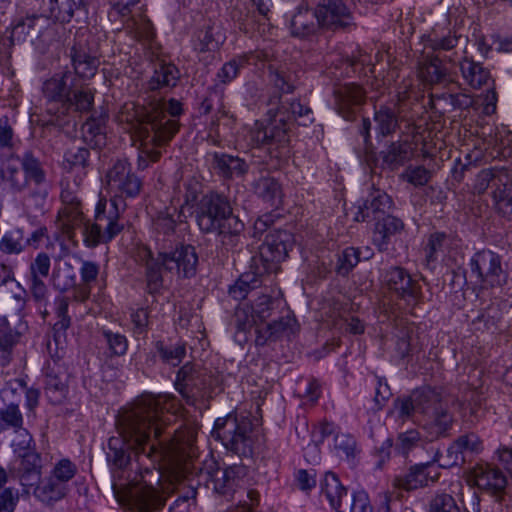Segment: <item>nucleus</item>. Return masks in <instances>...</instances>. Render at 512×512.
Segmentation results:
<instances>
[{
    "mask_svg": "<svg viewBox=\"0 0 512 512\" xmlns=\"http://www.w3.org/2000/svg\"><path fill=\"white\" fill-rule=\"evenodd\" d=\"M196 435L197 430L192 426L177 430L169 443L175 450L171 453V459H161L159 468L141 470L125 489L116 480L121 475L114 471L112 488L118 502L138 512H153L161 509L167 497L176 489H179L181 500L195 499L196 489L193 485L184 486L182 482L192 473L193 461L198 456Z\"/></svg>",
    "mask_w": 512,
    "mask_h": 512,
    "instance_id": "1",
    "label": "nucleus"
},
{
    "mask_svg": "<svg viewBox=\"0 0 512 512\" xmlns=\"http://www.w3.org/2000/svg\"><path fill=\"white\" fill-rule=\"evenodd\" d=\"M178 411L179 406L170 395H145L124 410L119 416L121 438L113 437L108 443V458L113 466L122 470L129 463L123 443L153 464L171 457L174 446L169 443L172 437L162 438L161 435L163 427L171 423L172 416Z\"/></svg>",
    "mask_w": 512,
    "mask_h": 512,
    "instance_id": "2",
    "label": "nucleus"
},
{
    "mask_svg": "<svg viewBox=\"0 0 512 512\" xmlns=\"http://www.w3.org/2000/svg\"><path fill=\"white\" fill-rule=\"evenodd\" d=\"M178 411L179 406L170 395H145L124 410L119 416L121 438L113 437L108 443V458L113 466L122 470L129 463L123 443L153 464L171 457L174 446L169 443L172 437L162 438L161 435L163 427L171 423L172 416Z\"/></svg>",
    "mask_w": 512,
    "mask_h": 512,
    "instance_id": "3",
    "label": "nucleus"
},
{
    "mask_svg": "<svg viewBox=\"0 0 512 512\" xmlns=\"http://www.w3.org/2000/svg\"><path fill=\"white\" fill-rule=\"evenodd\" d=\"M133 114H121V121L131 123L140 141L139 167L145 168L148 161L159 159L161 148L173 137L178 123L171 117L181 113L180 102L171 99L168 102L156 100L148 107H133Z\"/></svg>",
    "mask_w": 512,
    "mask_h": 512,
    "instance_id": "4",
    "label": "nucleus"
},
{
    "mask_svg": "<svg viewBox=\"0 0 512 512\" xmlns=\"http://www.w3.org/2000/svg\"><path fill=\"white\" fill-rule=\"evenodd\" d=\"M293 235L285 230L270 231L259 247V253L252 258L251 272L243 273L230 288L231 296L236 300L244 299L250 289L257 287L258 277L265 273L278 271L279 263L284 260L293 246Z\"/></svg>",
    "mask_w": 512,
    "mask_h": 512,
    "instance_id": "5",
    "label": "nucleus"
},
{
    "mask_svg": "<svg viewBox=\"0 0 512 512\" xmlns=\"http://www.w3.org/2000/svg\"><path fill=\"white\" fill-rule=\"evenodd\" d=\"M120 215L113 209L107 207V201L100 199L95 212L94 223H84L82 213L76 205H68L58 215L57 224L59 229L73 238V230L79 228L88 246H96L99 243L111 240L120 232L122 226L118 224Z\"/></svg>",
    "mask_w": 512,
    "mask_h": 512,
    "instance_id": "6",
    "label": "nucleus"
},
{
    "mask_svg": "<svg viewBox=\"0 0 512 512\" xmlns=\"http://www.w3.org/2000/svg\"><path fill=\"white\" fill-rule=\"evenodd\" d=\"M137 258L145 263L147 287L151 294L163 287L162 272L189 278L195 275L198 257L192 246H181L173 252H159L154 257L152 251L143 246L138 249Z\"/></svg>",
    "mask_w": 512,
    "mask_h": 512,
    "instance_id": "7",
    "label": "nucleus"
},
{
    "mask_svg": "<svg viewBox=\"0 0 512 512\" xmlns=\"http://www.w3.org/2000/svg\"><path fill=\"white\" fill-rule=\"evenodd\" d=\"M199 228L206 233L218 232L225 246H233L243 224L232 213L228 200L217 194L203 197L197 215Z\"/></svg>",
    "mask_w": 512,
    "mask_h": 512,
    "instance_id": "8",
    "label": "nucleus"
},
{
    "mask_svg": "<svg viewBox=\"0 0 512 512\" xmlns=\"http://www.w3.org/2000/svg\"><path fill=\"white\" fill-rule=\"evenodd\" d=\"M105 179L107 188L112 194L111 202L107 203V207L120 215L128 206L126 201L140 194L142 183L124 160L116 161L108 170Z\"/></svg>",
    "mask_w": 512,
    "mask_h": 512,
    "instance_id": "9",
    "label": "nucleus"
},
{
    "mask_svg": "<svg viewBox=\"0 0 512 512\" xmlns=\"http://www.w3.org/2000/svg\"><path fill=\"white\" fill-rule=\"evenodd\" d=\"M252 422L249 417L237 414H228L217 418L212 435L221 440L223 445L238 455L246 456L251 453Z\"/></svg>",
    "mask_w": 512,
    "mask_h": 512,
    "instance_id": "10",
    "label": "nucleus"
},
{
    "mask_svg": "<svg viewBox=\"0 0 512 512\" xmlns=\"http://www.w3.org/2000/svg\"><path fill=\"white\" fill-rule=\"evenodd\" d=\"M439 400V394L432 388L417 389L408 397L398 398L393 404L390 416L397 422L404 423L411 419L422 425L420 417L427 415L430 408Z\"/></svg>",
    "mask_w": 512,
    "mask_h": 512,
    "instance_id": "11",
    "label": "nucleus"
},
{
    "mask_svg": "<svg viewBox=\"0 0 512 512\" xmlns=\"http://www.w3.org/2000/svg\"><path fill=\"white\" fill-rule=\"evenodd\" d=\"M246 475V469L243 466H230L221 468L214 461L206 462L205 469L201 471L200 476L206 481V486L212 488L215 492L228 495L234 487Z\"/></svg>",
    "mask_w": 512,
    "mask_h": 512,
    "instance_id": "12",
    "label": "nucleus"
},
{
    "mask_svg": "<svg viewBox=\"0 0 512 512\" xmlns=\"http://www.w3.org/2000/svg\"><path fill=\"white\" fill-rule=\"evenodd\" d=\"M470 266L480 283L490 287L502 286L506 283L507 275L502 269L501 259L490 250L476 253L471 259Z\"/></svg>",
    "mask_w": 512,
    "mask_h": 512,
    "instance_id": "13",
    "label": "nucleus"
},
{
    "mask_svg": "<svg viewBox=\"0 0 512 512\" xmlns=\"http://www.w3.org/2000/svg\"><path fill=\"white\" fill-rule=\"evenodd\" d=\"M50 268V257L43 252L39 253L29 266V292L40 304H45L48 300L49 289L44 279L49 276Z\"/></svg>",
    "mask_w": 512,
    "mask_h": 512,
    "instance_id": "14",
    "label": "nucleus"
},
{
    "mask_svg": "<svg viewBox=\"0 0 512 512\" xmlns=\"http://www.w3.org/2000/svg\"><path fill=\"white\" fill-rule=\"evenodd\" d=\"M318 24L336 30L350 25L352 16L342 0H323L316 8Z\"/></svg>",
    "mask_w": 512,
    "mask_h": 512,
    "instance_id": "15",
    "label": "nucleus"
},
{
    "mask_svg": "<svg viewBox=\"0 0 512 512\" xmlns=\"http://www.w3.org/2000/svg\"><path fill=\"white\" fill-rule=\"evenodd\" d=\"M467 481L492 494L502 492L507 485V479L503 472L490 465L474 467L468 474Z\"/></svg>",
    "mask_w": 512,
    "mask_h": 512,
    "instance_id": "16",
    "label": "nucleus"
},
{
    "mask_svg": "<svg viewBox=\"0 0 512 512\" xmlns=\"http://www.w3.org/2000/svg\"><path fill=\"white\" fill-rule=\"evenodd\" d=\"M389 288L395 291L407 305L414 306L420 297V287L402 268H392L386 275Z\"/></svg>",
    "mask_w": 512,
    "mask_h": 512,
    "instance_id": "17",
    "label": "nucleus"
},
{
    "mask_svg": "<svg viewBox=\"0 0 512 512\" xmlns=\"http://www.w3.org/2000/svg\"><path fill=\"white\" fill-rule=\"evenodd\" d=\"M249 136L254 145L284 144L288 141L286 124L282 118H275L267 125L256 122Z\"/></svg>",
    "mask_w": 512,
    "mask_h": 512,
    "instance_id": "18",
    "label": "nucleus"
},
{
    "mask_svg": "<svg viewBox=\"0 0 512 512\" xmlns=\"http://www.w3.org/2000/svg\"><path fill=\"white\" fill-rule=\"evenodd\" d=\"M75 84L73 73L56 74L44 82L43 94L48 101L61 103L64 108Z\"/></svg>",
    "mask_w": 512,
    "mask_h": 512,
    "instance_id": "19",
    "label": "nucleus"
},
{
    "mask_svg": "<svg viewBox=\"0 0 512 512\" xmlns=\"http://www.w3.org/2000/svg\"><path fill=\"white\" fill-rule=\"evenodd\" d=\"M336 108L342 117L349 120L363 101L365 92L356 84L339 86L335 92Z\"/></svg>",
    "mask_w": 512,
    "mask_h": 512,
    "instance_id": "20",
    "label": "nucleus"
},
{
    "mask_svg": "<svg viewBox=\"0 0 512 512\" xmlns=\"http://www.w3.org/2000/svg\"><path fill=\"white\" fill-rule=\"evenodd\" d=\"M439 475V468L433 462L418 464L404 478L398 479L397 485L406 490H414L437 481Z\"/></svg>",
    "mask_w": 512,
    "mask_h": 512,
    "instance_id": "21",
    "label": "nucleus"
},
{
    "mask_svg": "<svg viewBox=\"0 0 512 512\" xmlns=\"http://www.w3.org/2000/svg\"><path fill=\"white\" fill-rule=\"evenodd\" d=\"M299 327L295 318L286 316L273 323H261L257 328L256 342L260 345L269 340H276L283 337L289 338L298 331Z\"/></svg>",
    "mask_w": 512,
    "mask_h": 512,
    "instance_id": "22",
    "label": "nucleus"
},
{
    "mask_svg": "<svg viewBox=\"0 0 512 512\" xmlns=\"http://www.w3.org/2000/svg\"><path fill=\"white\" fill-rule=\"evenodd\" d=\"M428 420L422 422V427L427 431L426 440L433 441L442 436L452 424V416L448 413L447 409L443 407L441 398L438 402L430 408Z\"/></svg>",
    "mask_w": 512,
    "mask_h": 512,
    "instance_id": "23",
    "label": "nucleus"
},
{
    "mask_svg": "<svg viewBox=\"0 0 512 512\" xmlns=\"http://www.w3.org/2000/svg\"><path fill=\"white\" fill-rule=\"evenodd\" d=\"M267 58L268 54L262 51L244 54L225 63L221 70L218 72L217 77L220 82L224 84L228 83L237 77L240 68H242L245 64L253 63L256 65L257 61Z\"/></svg>",
    "mask_w": 512,
    "mask_h": 512,
    "instance_id": "24",
    "label": "nucleus"
},
{
    "mask_svg": "<svg viewBox=\"0 0 512 512\" xmlns=\"http://www.w3.org/2000/svg\"><path fill=\"white\" fill-rule=\"evenodd\" d=\"M68 492V486L60 483L52 476H48L41 480L34 490V496L45 504H53L63 499Z\"/></svg>",
    "mask_w": 512,
    "mask_h": 512,
    "instance_id": "25",
    "label": "nucleus"
},
{
    "mask_svg": "<svg viewBox=\"0 0 512 512\" xmlns=\"http://www.w3.org/2000/svg\"><path fill=\"white\" fill-rule=\"evenodd\" d=\"M321 492L325 495L332 508L338 512H345L342 499L347 496V489L342 485L334 473H326L321 482Z\"/></svg>",
    "mask_w": 512,
    "mask_h": 512,
    "instance_id": "26",
    "label": "nucleus"
},
{
    "mask_svg": "<svg viewBox=\"0 0 512 512\" xmlns=\"http://www.w3.org/2000/svg\"><path fill=\"white\" fill-rule=\"evenodd\" d=\"M403 229V223L393 217L387 216L378 221L375 227L373 242L380 250H386L392 236L396 235Z\"/></svg>",
    "mask_w": 512,
    "mask_h": 512,
    "instance_id": "27",
    "label": "nucleus"
},
{
    "mask_svg": "<svg viewBox=\"0 0 512 512\" xmlns=\"http://www.w3.org/2000/svg\"><path fill=\"white\" fill-rule=\"evenodd\" d=\"M215 168L225 178L242 177L248 170V165L244 160L232 155H215Z\"/></svg>",
    "mask_w": 512,
    "mask_h": 512,
    "instance_id": "28",
    "label": "nucleus"
},
{
    "mask_svg": "<svg viewBox=\"0 0 512 512\" xmlns=\"http://www.w3.org/2000/svg\"><path fill=\"white\" fill-rule=\"evenodd\" d=\"M320 25L318 24L317 11L300 9L291 20L293 35L304 37L314 33Z\"/></svg>",
    "mask_w": 512,
    "mask_h": 512,
    "instance_id": "29",
    "label": "nucleus"
},
{
    "mask_svg": "<svg viewBox=\"0 0 512 512\" xmlns=\"http://www.w3.org/2000/svg\"><path fill=\"white\" fill-rule=\"evenodd\" d=\"M463 78L469 86L479 89L490 80V73L481 64L465 59L460 63Z\"/></svg>",
    "mask_w": 512,
    "mask_h": 512,
    "instance_id": "30",
    "label": "nucleus"
},
{
    "mask_svg": "<svg viewBox=\"0 0 512 512\" xmlns=\"http://www.w3.org/2000/svg\"><path fill=\"white\" fill-rule=\"evenodd\" d=\"M390 205V197L383 191L375 190L371 193L370 199L359 208L354 220L357 222L365 221L370 217V212L372 214L384 212L386 209L390 208Z\"/></svg>",
    "mask_w": 512,
    "mask_h": 512,
    "instance_id": "31",
    "label": "nucleus"
},
{
    "mask_svg": "<svg viewBox=\"0 0 512 512\" xmlns=\"http://www.w3.org/2000/svg\"><path fill=\"white\" fill-rule=\"evenodd\" d=\"M21 458L20 472L22 485H30L29 481L31 477L39 478L41 474V458L35 451H26L20 453Z\"/></svg>",
    "mask_w": 512,
    "mask_h": 512,
    "instance_id": "32",
    "label": "nucleus"
},
{
    "mask_svg": "<svg viewBox=\"0 0 512 512\" xmlns=\"http://www.w3.org/2000/svg\"><path fill=\"white\" fill-rule=\"evenodd\" d=\"M72 60L75 73L84 79L93 77L99 66V60L83 49H75Z\"/></svg>",
    "mask_w": 512,
    "mask_h": 512,
    "instance_id": "33",
    "label": "nucleus"
},
{
    "mask_svg": "<svg viewBox=\"0 0 512 512\" xmlns=\"http://www.w3.org/2000/svg\"><path fill=\"white\" fill-rule=\"evenodd\" d=\"M93 101L94 96L91 89L76 83L64 108H73L77 112H87L91 109Z\"/></svg>",
    "mask_w": 512,
    "mask_h": 512,
    "instance_id": "34",
    "label": "nucleus"
},
{
    "mask_svg": "<svg viewBox=\"0 0 512 512\" xmlns=\"http://www.w3.org/2000/svg\"><path fill=\"white\" fill-rule=\"evenodd\" d=\"M178 78L179 71L174 65L160 63L155 69L153 77L149 81V88L151 90H156L163 86H174Z\"/></svg>",
    "mask_w": 512,
    "mask_h": 512,
    "instance_id": "35",
    "label": "nucleus"
},
{
    "mask_svg": "<svg viewBox=\"0 0 512 512\" xmlns=\"http://www.w3.org/2000/svg\"><path fill=\"white\" fill-rule=\"evenodd\" d=\"M46 392L54 403L62 402L68 393V375L65 372L48 374Z\"/></svg>",
    "mask_w": 512,
    "mask_h": 512,
    "instance_id": "36",
    "label": "nucleus"
},
{
    "mask_svg": "<svg viewBox=\"0 0 512 512\" xmlns=\"http://www.w3.org/2000/svg\"><path fill=\"white\" fill-rule=\"evenodd\" d=\"M255 192L267 202L276 204L281 200L282 191L278 181L270 176H263L256 181Z\"/></svg>",
    "mask_w": 512,
    "mask_h": 512,
    "instance_id": "37",
    "label": "nucleus"
},
{
    "mask_svg": "<svg viewBox=\"0 0 512 512\" xmlns=\"http://www.w3.org/2000/svg\"><path fill=\"white\" fill-rule=\"evenodd\" d=\"M43 21L41 17H27L19 21L11 30L12 42H25L28 37H33L40 33L41 26L39 22Z\"/></svg>",
    "mask_w": 512,
    "mask_h": 512,
    "instance_id": "38",
    "label": "nucleus"
},
{
    "mask_svg": "<svg viewBox=\"0 0 512 512\" xmlns=\"http://www.w3.org/2000/svg\"><path fill=\"white\" fill-rule=\"evenodd\" d=\"M374 124L375 130L382 136L395 132L398 127V119L395 111L390 107H381L375 112Z\"/></svg>",
    "mask_w": 512,
    "mask_h": 512,
    "instance_id": "39",
    "label": "nucleus"
},
{
    "mask_svg": "<svg viewBox=\"0 0 512 512\" xmlns=\"http://www.w3.org/2000/svg\"><path fill=\"white\" fill-rule=\"evenodd\" d=\"M199 373L194 371L193 366L186 364L178 372L175 386L177 391L187 400L191 402L195 396L192 390L188 389L190 386H196V380L199 377Z\"/></svg>",
    "mask_w": 512,
    "mask_h": 512,
    "instance_id": "40",
    "label": "nucleus"
},
{
    "mask_svg": "<svg viewBox=\"0 0 512 512\" xmlns=\"http://www.w3.org/2000/svg\"><path fill=\"white\" fill-rule=\"evenodd\" d=\"M20 334L10 329L7 323L0 324V365L5 366L11 360L12 350Z\"/></svg>",
    "mask_w": 512,
    "mask_h": 512,
    "instance_id": "41",
    "label": "nucleus"
},
{
    "mask_svg": "<svg viewBox=\"0 0 512 512\" xmlns=\"http://www.w3.org/2000/svg\"><path fill=\"white\" fill-rule=\"evenodd\" d=\"M82 0H50L51 15L60 22H69Z\"/></svg>",
    "mask_w": 512,
    "mask_h": 512,
    "instance_id": "42",
    "label": "nucleus"
},
{
    "mask_svg": "<svg viewBox=\"0 0 512 512\" xmlns=\"http://www.w3.org/2000/svg\"><path fill=\"white\" fill-rule=\"evenodd\" d=\"M223 40L224 37L219 30L216 31L214 27H208L206 30L199 31L195 49L200 52L214 51L218 49Z\"/></svg>",
    "mask_w": 512,
    "mask_h": 512,
    "instance_id": "43",
    "label": "nucleus"
},
{
    "mask_svg": "<svg viewBox=\"0 0 512 512\" xmlns=\"http://www.w3.org/2000/svg\"><path fill=\"white\" fill-rule=\"evenodd\" d=\"M98 272L99 268L95 263L89 261L82 263L80 273L83 285L77 288L75 298L80 301H84L88 298L90 294L89 285L96 280Z\"/></svg>",
    "mask_w": 512,
    "mask_h": 512,
    "instance_id": "44",
    "label": "nucleus"
},
{
    "mask_svg": "<svg viewBox=\"0 0 512 512\" xmlns=\"http://www.w3.org/2000/svg\"><path fill=\"white\" fill-rule=\"evenodd\" d=\"M446 75V70L442 67L438 58H432L423 63L419 68L418 76L424 82L433 84L440 82Z\"/></svg>",
    "mask_w": 512,
    "mask_h": 512,
    "instance_id": "45",
    "label": "nucleus"
},
{
    "mask_svg": "<svg viewBox=\"0 0 512 512\" xmlns=\"http://www.w3.org/2000/svg\"><path fill=\"white\" fill-rule=\"evenodd\" d=\"M182 212L176 207H167L164 211L159 212L155 219L154 225L156 230L163 233H169L174 230L177 222L182 221Z\"/></svg>",
    "mask_w": 512,
    "mask_h": 512,
    "instance_id": "46",
    "label": "nucleus"
},
{
    "mask_svg": "<svg viewBox=\"0 0 512 512\" xmlns=\"http://www.w3.org/2000/svg\"><path fill=\"white\" fill-rule=\"evenodd\" d=\"M4 179L15 191H22L28 184L27 175H25V172L19 162H11L8 164L4 172Z\"/></svg>",
    "mask_w": 512,
    "mask_h": 512,
    "instance_id": "47",
    "label": "nucleus"
},
{
    "mask_svg": "<svg viewBox=\"0 0 512 512\" xmlns=\"http://www.w3.org/2000/svg\"><path fill=\"white\" fill-rule=\"evenodd\" d=\"M410 149L407 143H393L384 154V162L394 169L404 163Z\"/></svg>",
    "mask_w": 512,
    "mask_h": 512,
    "instance_id": "48",
    "label": "nucleus"
},
{
    "mask_svg": "<svg viewBox=\"0 0 512 512\" xmlns=\"http://www.w3.org/2000/svg\"><path fill=\"white\" fill-rule=\"evenodd\" d=\"M24 246L23 234L20 230L5 233L0 240V251L5 254H19Z\"/></svg>",
    "mask_w": 512,
    "mask_h": 512,
    "instance_id": "49",
    "label": "nucleus"
},
{
    "mask_svg": "<svg viewBox=\"0 0 512 512\" xmlns=\"http://www.w3.org/2000/svg\"><path fill=\"white\" fill-rule=\"evenodd\" d=\"M82 134L85 142L93 148H102L106 145L105 134L94 121H88L83 125Z\"/></svg>",
    "mask_w": 512,
    "mask_h": 512,
    "instance_id": "50",
    "label": "nucleus"
},
{
    "mask_svg": "<svg viewBox=\"0 0 512 512\" xmlns=\"http://www.w3.org/2000/svg\"><path fill=\"white\" fill-rule=\"evenodd\" d=\"M24 307V300L20 296L9 293H0V313L4 319L8 316H18Z\"/></svg>",
    "mask_w": 512,
    "mask_h": 512,
    "instance_id": "51",
    "label": "nucleus"
},
{
    "mask_svg": "<svg viewBox=\"0 0 512 512\" xmlns=\"http://www.w3.org/2000/svg\"><path fill=\"white\" fill-rule=\"evenodd\" d=\"M77 467L68 459L59 460L52 468L50 476L67 485V483L75 476Z\"/></svg>",
    "mask_w": 512,
    "mask_h": 512,
    "instance_id": "52",
    "label": "nucleus"
},
{
    "mask_svg": "<svg viewBox=\"0 0 512 512\" xmlns=\"http://www.w3.org/2000/svg\"><path fill=\"white\" fill-rule=\"evenodd\" d=\"M23 168L27 179L33 180L35 183H40L44 179V172L40 166V163L33 156L26 154L23 159L19 162Z\"/></svg>",
    "mask_w": 512,
    "mask_h": 512,
    "instance_id": "53",
    "label": "nucleus"
},
{
    "mask_svg": "<svg viewBox=\"0 0 512 512\" xmlns=\"http://www.w3.org/2000/svg\"><path fill=\"white\" fill-rule=\"evenodd\" d=\"M334 442V448L340 458L350 459L354 456L355 441L350 435L337 433Z\"/></svg>",
    "mask_w": 512,
    "mask_h": 512,
    "instance_id": "54",
    "label": "nucleus"
},
{
    "mask_svg": "<svg viewBox=\"0 0 512 512\" xmlns=\"http://www.w3.org/2000/svg\"><path fill=\"white\" fill-rule=\"evenodd\" d=\"M402 176L414 186H423L429 182L431 173L423 166H409Z\"/></svg>",
    "mask_w": 512,
    "mask_h": 512,
    "instance_id": "55",
    "label": "nucleus"
},
{
    "mask_svg": "<svg viewBox=\"0 0 512 512\" xmlns=\"http://www.w3.org/2000/svg\"><path fill=\"white\" fill-rule=\"evenodd\" d=\"M412 326H405L398 329L396 334V352L399 357L407 356L412 349Z\"/></svg>",
    "mask_w": 512,
    "mask_h": 512,
    "instance_id": "56",
    "label": "nucleus"
},
{
    "mask_svg": "<svg viewBox=\"0 0 512 512\" xmlns=\"http://www.w3.org/2000/svg\"><path fill=\"white\" fill-rule=\"evenodd\" d=\"M429 512H461L457 506L456 501L451 495L439 494L436 495L431 503Z\"/></svg>",
    "mask_w": 512,
    "mask_h": 512,
    "instance_id": "57",
    "label": "nucleus"
},
{
    "mask_svg": "<svg viewBox=\"0 0 512 512\" xmlns=\"http://www.w3.org/2000/svg\"><path fill=\"white\" fill-rule=\"evenodd\" d=\"M421 442L422 438L420 433L416 430H409L399 435L396 448L402 454H407L412 448L420 445Z\"/></svg>",
    "mask_w": 512,
    "mask_h": 512,
    "instance_id": "58",
    "label": "nucleus"
},
{
    "mask_svg": "<svg viewBox=\"0 0 512 512\" xmlns=\"http://www.w3.org/2000/svg\"><path fill=\"white\" fill-rule=\"evenodd\" d=\"M455 447L459 448L462 453L471 452L478 453L482 450V441L474 433H468L458 437L455 441Z\"/></svg>",
    "mask_w": 512,
    "mask_h": 512,
    "instance_id": "59",
    "label": "nucleus"
},
{
    "mask_svg": "<svg viewBox=\"0 0 512 512\" xmlns=\"http://www.w3.org/2000/svg\"><path fill=\"white\" fill-rule=\"evenodd\" d=\"M257 317L248 305H242L235 311V321L239 330L245 331L252 325L257 324Z\"/></svg>",
    "mask_w": 512,
    "mask_h": 512,
    "instance_id": "60",
    "label": "nucleus"
},
{
    "mask_svg": "<svg viewBox=\"0 0 512 512\" xmlns=\"http://www.w3.org/2000/svg\"><path fill=\"white\" fill-rule=\"evenodd\" d=\"M360 260L359 251L353 247L345 249L339 257L338 271L347 274Z\"/></svg>",
    "mask_w": 512,
    "mask_h": 512,
    "instance_id": "61",
    "label": "nucleus"
},
{
    "mask_svg": "<svg viewBox=\"0 0 512 512\" xmlns=\"http://www.w3.org/2000/svg\"><path fill=\"white\" fill-rule=\"evenodd\" d=\"M343 510L345 512H373L369 497L364 491L354 493L351 503Z\"/></svg>",
    "mask_w": 512,
    "mask_h": 512,
    "instance_id": "62",
    "label": "nucleus"
},
{
    "mask_svg": "<svg viewBox=\"0 0 512 512\" xmlns=\"http://www.w3.org/2000/svg\"><path fill=\"white\" fill-rule=\"evenodd\" d=\"M89 156V151L84 147H72L69 148L64 156L65 162L73 167H83L86 164L87 158Z\"/></svg>",
    "mask_w": 512,
    "mask_h": 512,
    "instance_id": "63",
    "label": "nucleus"
},
{
    "mask_svg": "<svg viewBox=\"0 0 512 512\" xmlns=\"http://www.w3.org/2000/svg\"><path fill=\"white\" fill-rule=\"evenodd\" d=\"M0 417L7 426L18 430L22 428L23 418L18 406L14 404L7 406L0 411Z\"/></svg>",
    "mask_w": 512,
    "mask_h": 512,
    "instance_id": "64",
    "label": "nucleus"
}]
</instances>
